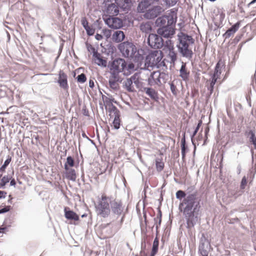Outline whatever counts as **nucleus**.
<instances>
[{
  "label": "nucleus",
  "instance_id": "f257e3e1",
  "mask_svg": "<svg viewBox=\"0 0 256 256\" xmlns=\"http://www.w3.org/2000/svg\"><path fill=\"white\" fill-rule=\"evenodd\" d=\"M176 198L182 200L179 204V210L183 213L186 222V228L189 234L191 229L198 222L200 218V199L197 192H187L178 190L176 194Z\"/></svg>",
  "mask_w": 256,
  "mask_h": 256
},
{
  "label": "nucleus",
  "instance_id": "f03ea898",
  "mask_svg": "<svg viewBox=\"0 0 256 256\" xmlns=\"http://www.w3.org/2000/svg\"><path fill=\"white\" fill-rule=\"evenodd\" d=\"M118 48L124 57L132 59L138 65H142L144 62L146 50L142 48L138 49L133 42H122L118 44Z\"/></svg>",
  "mask_w": 256,
  "mask_h": 256
},
{
  "label": "nucleus",
  "instance_id": "7ed1b4c3",
  "mask_svg": "<svg viewBox=\"0 0 256 256\" xmlns=\"http://www.w3.org/2000/svg\"><path fill=\"white\" fill-rule=\"evenodd\" d=\"M178 37L179 44L177 45V47L179 52L182 57L190 60L192 58L194 53L189 48V45L194 44V40L191 36L182 32L178 34Z\"/></svg>",
  "mask_w": 256,
  "mask_h": 256
},
{
  "label": "nucleus",
  "instance_id": "20e7f679",
  "mask_svg": "<svg viewBox=\"0 0 256 256\" xmlns=\"http://www.w3.org/2000/svg\"><path fill=\"white\" fill-rule=\"evenodd\" d=\"M160 0L153 2L150 4L146 9L140 10L138 4V5L137 10L140 13H144V18L148 20H154L158 16H160L164 12L163 8L160 5H154L156 4L159 2Z\"/></svg>",
  "mask_w": 256,
  "mask_h": 256
},
{
  "label": "nucleus",
  "instance_id": "39448f33",
  "mask_svg": "<svg viewBox=\"0 0 256 256\" xmlns=\"http://www.w3.org/2000/svg\"><path fill=\"white\" fill-rule=\"evenodd\" d=\"M177 12L176 8L170 10V12L166 15L159 16L155 21V25L158 28L166 27L170 25L176 24L177 21Z\"/></svg>",
  "mask_w": 256,
  "mask_h": 256
},
{
  "label": "nucleus",
  "instance_id": "423d86ee",
  "mask_svg": "<svg viewBox=\"0 0 256 256\" xmlns=\"http://www.w3.org/2000/svg\"><path fill=\"white\" fill-rule=\"evenodd\" d=\"M110 212L117 218L120 217V220L122 224L124 220L126 212H124V206L122 201L118 198H114L110 200Z\"/></svg>",
  "mask_w": 256,
  "mask_h": 256
},
{
  "label": "nucleus",
  "instance_id": "0eeeda50",
  "mask_svg": "<svg viewBox=\"0 0 256 256\" xmlns=\"http://www.w3.org/2000/svg\"><path fill=\"white\" fill-rule=\"evenodd\" d=\"M162 57V53L160 50H150L148 54L146 51L144 62L148 66H152L157 65L161 61Z\"/></svg>",
  "mask_w": 256,
  "mask_h": 256
},
{
  "label": "nucleus",
  "instance_id": "6e6552de",
  "mask_svg": "<svg viewBox=\"0 0 256 256\" xmlns=\"http://www.w3.org/2000/svg\"><path fill=\"white\" fill-rule=\"evenodd\" d=\"M127 63L124 60L118 58H116L112 62H109L108 66L112 72H122L126 68Z\"/></svg>",
  "mask_w": 256,
  "mask_h": 256
},
{
  "label": "nucleus",
  "instance_id": "1a4fd4ad",
  "mask_svg": "<svg viewBox=\"0 0 256 256\" xmlns=\"http://www.w3.org/2000/svg\"><path fill=\"white\" fill-rule=\"evenodd\" d=\"M147 43L152 48L159 49L164 46L162 37L156 34H150L147 38Z\"/></svg>",
  "mask_w": 256,
  "mask_h": 256
},
{
  "label": "nucleus",
  "instance_id": "9d476101",
  "mask_svg": "<svg viewBox=\"0 0 256 256\" xmlns=\"http://www.w3.org/2000/svg\"><path fill=\"white\" fill-rule=\"evenodd\" d=\"M103 20L106 24L114 30L120 29L124 26L122 20L115 16H108L107 18L103 16Z\"/></svg>",
  "mask_w": 256,
  "mask_h": 256
},
{
  "label": "nucleus",
  "instance_id": "9b49d317",
  "mask_svg": "<svg viewBox=\"0 0 256 256\" xmlns=\"http://www.w3.org/2000/svg\"><path fill=\"white\" fill-rule=\"evenodd\" d=\"M95 211L98 216L107 218L110 214V204H95Z\"/></svg>",
  "mask_w": 256,
  "mask_h": 256
},
{
  "label": "nucleus",
  "instance_id": "f8f14e48",
  "mask_svg": "<svg viewBox=\"0 0 256 256\" xmlns=\"http://www.w3.org/2000/svg\"><path fill=\"white\" fill-rule=\"evenodd\" d=\"M211 249L210 241L206 238L204 233L202 234L198 246V253L200 254L208 255Z\"/></svg>",
  "mask_w": 256,
  "mask_h": 256
},
{
  "label": "nucleus",
  "instance_id": "ddd939ff",
  "mask_svg": "<svg viewBox=\"0 0 256 256\" xmlns=\"http://www.w3.org/2000/svg\"><path fill=\"white\" fill-rule=\"evenodd\" d=\"M176 24L170 25L166 27L158 28L157 34L164 38H170L175 34Z\"/></svg>",
  "mask_w": 256,
  "mask_h": 256
},
{
  "label": "nucleus",
  "instance_id": "4468645a",
  "mask_svg": "<svg viewBox=\"0 0 256 256\" xmlns=\"http://www.w3.org/2000/svg\"><path fill=\"white\" fill-rule=\"evenodd\" d=\"M106 6L105 12L108 16L104 17L107 18L108 16H116L119 14L120 8L116 4V2L110 4H106Z\"/></svg>",
  "mask_w": 256,
  "mask_h": 256
},
{
  "label": "nucleus",
  "instance_id": "2eb2a0df",
  "mask_svg": "<svg viewBox=\"0 0 256 256\" xmlns=\"http://www.w3.org/2000/svg\"><path fill=\"white\" fill-rule=\"evenodd\" d=\"M114 1L123 12L129 11L134 2V0H114Z\"/></svg>",
  "mask_w": 256,
  "mask_h": 256
},
{
  "label": "nucleus",
  "instance_id": "dca6fc26",
  "mask_svg": "<svg viewBox=\"0 0 256 256\" xmlns=\"http://www.w3.org/2000/svg\"><path fill=\"white\" fill-rule=\"evenodd\" d=\"M244 135L248 139L250 143L253 145L254 148L256 150V130L254 128L246 130Z\"/></svg>",
  "mask_w": 256,
  "mask_h": 256
},
{
  "label": "nucleus",
  "instance_id": "f3484780",
  "mask_svg": "<svg viewBox=\"0 0 256 256\" xmlns=\"http://www.w3.org/2000/svg\"><path fill=\"white\" fill-rule=\"evenodd\" d=\"M58 82L62 88L64 90L68 88V76L62 70L60 71Z\"/></svg>",
  "mask_w": 256,
  "mask_h": 256
},
{
  "label": "nucleus",
  "instance_id": "a211bd4d",
  "mask_svg": "<svg viewBox=\"0 0 256 256\" xmlns=\"http://www.w3.org/2000/svg\"><path fill=\"white\" fill-rule=\"evenodd\" d=\"M64 216L65 218L70 220L78 221L79 220L78 215L71 210L68 207H65L64 208Z\"/></svg>",
  "mask_w": 256,
  "mask_h": 256
},
{
  "label": "nucleus",
  "instance_id": "6ab92c4d",
  "mask_svg": "<svg viewBox=\"0 0 256 256\" xmlns=\"http://www.w3.org/2000/svg\"><path fill=\"white\" fill-rule=\"evenodd\" d=\"M240 21H238L234 25H232L230 28L224 34H223L222 36L225 38H230L232 35H233L239 28L240 26Z\"/></svg>",
  "mask_w": 256,
  "mask_h": 256
},
{
  "label": "nucleus",
  "instance_id": "aec40b11",
  "mask_svg": "<svg viewBox=\"0 0 256 256\" xmlns=\"http://www.w3.org/2000/svg\"><path fill=\"white\" fill-rule=\"evenodd\" d=\"M142 91L145 92L154 101L158 102V93L154 89L152 88L146 87L144 88V90Z\"/></svg>",
  "mask_w": 256,
  "mask_h": 256
},
{
  "label": "nucleus",
  "instance_id": "412c9836",
  "mask_svg": "<svg viewBox=\"0 0 256 256\" xmlns=\"http://www.w3.org/2000/svg\"><path fill=\"white\" fill-rule=\"evenodd\" d=\"M180 147L182 150V156L183 161L185 160L186 154L188 149L186 144L185 132L184 133L180 142Z\"/></svg>",
  "mask_w": 256,
  "mask_h": 256
},
{
  "label": "nucleus",
  "instance_id": "4be33fe9",
  "mask_svg": "<svg viewBox=\"0 0 256 256\" xmlns=\"http://www.w3.org/2000/svg\"><path fill=\"white\" fill-rule=\"evenodd\" d=\"M244 192V190H242L238 187H236L234 189L228 188V194L230 196L236 199L241 196Z\"/></svg>",
  "mask_w": 256,
  "mask_h": 256
},
{
  "label": "nucleus",
  "instance_id": "5701e85b",
  "mask_svg": "<svg viewBox=\"0 0 256 256\" xmlns=\"http://www.w3.org/2000/svg\"><path fill=\"white\" fill-rule=\"evenodd\" d=\"M124 38L125 35L122 31L117 30L112 35L113 40L116 42L122 41Z\"/></svg>",
  "mask_w": 256,
  "mask_h": 256
},
{
  "label": "nucleus",
  "instance_id": "b1692460",
  "mask_svg": "<svg viewBox=\"0 0 256 256\" xmlns=\"http://www.w3.org/2000/svg\"><path fill=\"white\" fill-rule=\"evenodd\" d=\"M180 76L184 80H186L188 79L190 72L186 70V64L182 62L181 68L180 70Z\"/></svg>",
  "mask_w": 256,
  "mask_h": 256
},
{
  "label": "nucleus",
  "instance_id": "393cba45",
  "mask_svg": "<svg viewBox=\"0 0 256 256\" xmlns=\"http://www.w3.org/2000/svg\"><path fill=\"white\" fill-rule=\"evenodd\" d=\"M66 170V178L69 180L74 182L76 178L75 170L72 168H68V170Z\"/></svg>",
  "mask_w": 256,
  "mask_h": 256
},
{
  "label": "nucleus",
  "instance_id": "a878e982",
  "mask_svg": "<svg viewBox=\"0 0 256 256\" xmlns=\"http://www.w3.org/2000/svg\"><path fill=\"white\" fill-rule=\"evenodd\" d=\"M225 14L222 12L216 16V18H214V25L217 28H220L222 26V23L224 18Z\"/></svg>",
  "mask_w": 256,
  "mask_h": 256
},
{
  "label": "nucleus",
  "instance_id": "bb28decb",
  "mask_svg": "<svg viewBox=\"0 0 256 256\" xmlns=\"http://www.w3.org/2000/svg\"><path fill=\"white\" fill-rule=\"evenodd\" d=\"M159 245V240L157 236H156L154 240L152 251L150 256H155L158 251Z\"/></svg>",
  "mask_w": 256,
  "mask_h": 256
},
{
  "label": "nucleus",
  "instance_id": "cd10ccee",
  "mask_svg": "<svg viewBox=\"0 0 256 256\" xmlns=\"http://www.w3.org/2000/svg\"><path fill=\"white\" fill-rule=\"evenodd\" d=\"M122 84L124 87L128 92H134V89L132 86V83L131 81V80L128 78L125 81L123 82Z\"/></svg>",
  "mask_w": 256,
  "mask_h": 256
},
{
  "label": "nucleus",
  "instance_id": "c85d7f7f",
  "mask_svg": "<svg viewBox=\"0 0 256 256\" xmlns=\"http://www.w3.org/2000/svg\"><path fill=\"white\" fill-rule=\"evenodd\" d=\"M75 162L74 158L71 156H68L66 158V160L64 164V168L65 170H68V168L74 166Z\"/></svg>",
  "mask_w": 256,
  "mask_h": 256
},
{
  "label": "nucleus",
  "instance_id": "c756f323",
  "mask_svg": "<svg viewBox=\"0 0 256 256\" xmlns=\"http://www.w3.org/2000/svg\"><path fill=\"white\" fill-rule=\"evenodd\" d=\"M168 48L169 52L168 54V56L170 58V62L174 63L176 60V54L174 52L172 46L171 48L170 46H168Z\"/></svg>",
  "mask_w": 256,
  "mask_h": 256
},
{
  "label": "nucleus",
  "instance_id": "7c9ffc66",
  "mask_svg": "<svg viewBox=\"0 0 256 256\" xmlns=\"http://www.w3.org/2000/svg\"><path fill=\"white\" fill-rule=\"evenodd\" d=\"M114 198L112 196H108L106 194H102L100 199L98 202V204H110V200H112Z\"/></svg>",
  "mask_w": 256,
  "mask_h": 256
},
{
  "label": "nucleus",
  "instance_id": "2f4dec72",
  "mask_svg": "<svg viewBox=\"0 0 256 256\" xmlns=\"http://www.w3.org/2000/svg\"><path fill=\"white\" fill-rule=\"evenodd\" d=\"M12 178V175L8 174L6 176H4L0 180V188H4L6 184L8 183Z\"/></svg>",
  "mask_w": 256,
  "mask_h": 256
},
{
  "label": "nucleus",
  "instance_id": "473e14b6",
  "mask_svg": "<svg viewBox=\"0 0 256 256\" xmlns=\"http://www.w3.org/2000/svg\"><path fill=\"white\" fill-rule=\"evenodd\" d=\"M116 82H122V80H109L108 84L110 88L114 90H117L119 88L118 84H116Z\"/></svg>",
  "mask_w": 256,
  "mask_h": 256
},
{
  "label": "nucleus",
  "instance_id": "72a5a7b5",
  "mask_svg": "<svg viewBox=\"0 0 256 256\" xmlns=\"http://www.w3.org/2000/svg\"><path fill=\"white\" fill-rule=\"evenodd\" d=\"M156 170L159 172H161L164 169V163L162 162L161 158H156Z\"/></svg>",
  "mask_w": 256,
  "mask_h": 256
},
{
  "label": "nucleus",
  "instance_id": "f704fd0d",
  "mask_svg": "<svg viewBox=\"0 0 256 256\" xmlns=\"http://www.w3.org/2000/svg\"><path fill=\"white\" fill-rule=\"evenodd\" d=\"M12 160V157L8 156L6 160L4 161V164L0 168V172H5L6 167L10 164Z\"/></svg>",
  "mask_w": 256,
  "mask_h": 256
},
{
  "label": "nucleus",
  "instance_id": "c9c22d12",
  "mask_svg": "<svg viewBox=\"0 0 256 256\" xmlns=\"http://www.w3.org/2000/svg\"><path fill=\"white\" fill-rule=\"evenodd\" d=\"M148 249L146 248V240L142 242L141 250L140 252V256H147Z\"/></svg>",
  "mask_w": 256,
  "mask_h": 256
},
{
  "label": "nucleus",
  "instance_id": "e433bc0d",
  "mask_svg": "<svg viewBox=\"0 0 256 256\" xmlns=\"http://www.w3.org/2000/svg\"><path fill=\"white\" fill-rule=\"evenodd\" d=\"M140 30L146 33H148L152 30L151 26L148 24H141L140 26Z\"/></svg>",
  "mask_w": 256,
  "mask_h": 256
},
{
  "label": "nucleus",
  "instance_id": "4c0bfd02",
  "mask_svg": "<svg viewBox=\"0 0 256 256\" xmlns=\"http://www.w3.org/2000/svg\"><path fill=\"white\" fill-rule=\"evenodd\" d=\"M168 74H165L164 72H162L160 73L158 78H156V80L158 82L162 84V82H161L160 80H162V82L165 83L166 82V80L168 79Z\"/></svg>",
  "mask_w": 256,
  "mask_h": 256
},
{
  "label": "nucleus",
  "instance_id": "58836bf2",
  "mask_svg": "<svg viewBox=\"0 0 256 256\" xmlns=\"http://www.w3.org/2000/svg\"><path fill=\"white\" fill-rule=\"evenodd\" d=\"M202 124V121L200 120L197 124V126L195 128L194 131L193 132L192 134L190 135V138L192 142V144L194 146V144L193 142V138L194 137V136L196 134L198 130L200 129V127L201 125Z\"/></svg>",
  "mask_w": 256,
  "mask_h": 256
},
{
  "label": "nucleus",
  "instance_id": "ea45409f",
  "mask_svg": "<svg viewBox=\"0 0 256 256\" xmlns=\"http://www.w3.org/2000/svg\"><path fill=\"white\" fill-rule=\"evenodd\" d=\"M76 80H77L78 82H80L82 84L84 83L86 80V76L84 74L82 73L78 76L76 78Z\"/></svg>",
  "mask_w": 256,
  "mask_h": 256
},
{
  "label": "nucleus",
  "instance_id": "a19ab883",
  "mask_svg": "<svg viewBox=\"0 0 256 256\" xmlns=\"http://www.w3.org/2000/svg\"><path fill=\"white\" fill-rule=\"evenodd\" d=\"M248 181H247V178L246 176H244L241 180L240 184V189L242 190H244L247 184Z\"/></svg>",
  "mask_w": 256,
  "mask_h": 256
},
{
  "label": "nucleus",
  "instance_id": "79ce46f5",
  "mask_svg": "<svg viewBox=\"0 0 256 256\" xmlns=\"http://www.w3.org/2000/svg\"><path fill=\"white\" fill-rule=\"evenodd\" d=\"M112 126L114 130H118L120 128L121 125V120H114L112 121Z\"/></svg>",
  "mask_w": 256,
  "mask_h": 256
},
{
  "label": "nucleus",
  "instance_id": "37998d69",
  "mask_svg": "<svg viewBox=\"0 0 256 256\" xmlns=\"http://www.w3.org/2000/svg\"><path fill=\"white\" fill-rule=\"evenodd\" d=\"M90 49L92 51V56L94 58H96V60H98V59L101 58L100 54L98 52V51L96 50L94 48L90 46Z\"/></svg>",
  "mask_w": 256,
  "mask_h": 256
},
{
  "label": "nucleus",
  "instance_id": "c03bdc74",
  "mask_svg": "<svg viewBox=\"0 0 256 256\" xmlns=\"http://www.w3.org/2000/svg\"><path fill=\"white\" fill-rule=\"evenodd\" d=\"M98 62H96V64L101 66L106 67L107 62L106 60L103 59L102 57L97 60Z\"/></svg>",
  "mask_w": 256,
  "mask_h": 256
},
{
  "label": "nucleus",
  "instance_id": "a18cd8bd",
  "mask_svg": "<svg viewBox=\"0 0 256 256\" xmlns=\"http://www.w3.org/2000/svg\"><path fill=\"white\" fill-rule=\"evenodd\" d=\"M220 74H221V72H220V68L219 64L218 63V64H216L215 66L214 72L212 75H214V76L218 77L219 76Z\"/></svg>",
  "mask_w": 256,
  "mask_h": 256
},
{
  "label": "nucleus",
  "instance_id": "49530a36",
  "mask_svg": "<svg viewBox=\"0 0 256 256\" xmlns=\"http://www.w3.org/2000/svg\"><path fill=\"white\" fill-rule=\"evenodd\" d=\"M166 6L168 7L173 6L177 2V0H164Z\"/></svg>",
  "mask_w": 256,
  "mask_h": 256
},
{
  "label": "nucleus",
  "instance_id": "de8ad7c7",
  "mask_svg": "<svg viewBox=\"0 0 256 256\" xmlns=\"http://www.w3.org/2000/svg\"><path fill=\"white\" fill-rule=\"evenodd\" d=\"M110 108L108 110L110 114H114L116 112H120V110L112 104H110Z\"/></svg>",
  "mask_w": 256,
  "mask_h": 256
},
{
  "label": "nucleus",
  "instance_id": "09e8293b",
  "mask_svg": "<svg viewBox=\"0 0 256 256\" xmlns=\"http://www.w3.org/2000/svg\"><path fill=\"white\" fill-rule=\"evenodd\" d=\"M170 90H171L172 94L174 96H176L177 95V90H176V86L174 84L173 82L170 83Z\"/></svg>",
  "mask_w": 256,
  "mask_h": 256
},
{
  "label": "nucleus",
  "instance_id": "8fccbe9b",
  "mask_svg": "<svg viewBox=\"0 0 256 256\" xmlns=\"http://www.w3.org/2000/svg\"><path fill=\"white\" fill-rule=\"evenodd\" d=\"M81 23L84 30L89 27L88 22L86 18L84 17L82 18Z\"/></svg>",
  "mask_w": 256,
  "mask_h": 256
},
{
  "label": "nucleus",
  "instance_id": "3c124183",
  "mask_svg": "<svg viewBox=\"0 0 256 256\" xmlns=\"http://www.w3.org/2000/svg\"><path fill=\"white\" fill-rule=\"evenodd\" d=\"M11 209V206H4V208H0V214H4L10 210Z\"/></svg>",
  "mask_w": 256,
  "mask_h": 256
},
{
  "label": "nucleus",
  "instance_id": "603ef678",
  "mask_svg": "<svg viewBox=\"0 0 256 256\" xmlns=\"http://www.w3.org/2000/svg\"><path fill=\"white\" fill-rule=\"evenodd\" d=\"M85 30L88 36H92L94 35V32H95V30L94 28H90V26Z\"/></svg>",
  "mask_w": 256,
  "mask_h": 256
},
{
  "label": "nucleus",
  "instance_id": "864d4df0",
  "mask_svg": "<svg viewBox=\"0 0 256 256\" xmlns=\"http://www.w3.org/2000/svg\"><path fill=\"white\" fill-rule=\"evenodd\" d=\"M110 118L114 117V120H120V112H116L114 114H109Z\"/></svg>",
  "mask_w": 256,
  "mask_h": 256
},
{
  "label": "nucleus",
  "instance_id": "5fc2aeb1",
  "mask_svg": "<svg viewBox=\"0 0 256 256\" xmlns=\"http://www.w3.org/2000/svg\"><path fill=\"white\" fill-rule=\"evenodd\" d=\"M157 209H158V214L157 217L154 218V221L158 220H159V219L160 220H162V211L160 210V206Z\"/></svg>",
  "mask_w": 256,
  "mask_h": 256
},
{
  "label": "nucleus",
  "instance_id": "6e6d98bb",
  "mask_svg": "<svg viewBox=\"0 0 256 256\" xmlns=\"http://www.w3.org/2000/svg\"><path fill=\"white\" fill-rule=\"evenodd\" d=\"M120 72H111V76L113 78L114 80H121L120 78L118 77V74Z\"/></svg>",
  "mask_w": 256,
  "mask_h": 256
},
{
  "label": "nucleus",
  "instance_id": "4d7b16f0",
  "mask_svg": "<svg viewBox=\"0 0 256 256\" xmlns=\"http://www.w3.org/2000/svg\"><path fill=\"white\" fill-rule=\"evenodd\" d=\"M128 78L131 80V81H132V83L133 84L134 81H136L138 79V74L136 73L134 74H133L132 76Z\"/></svg>",
  "mask_w": 256,
  "mask_h": 256
},
{
  "label": "nucleus",
  "instance_id": "13d9d810",
  "mask_svg": "<svg viewBox=\"0 0 256 256\" xmlns=\"http://www.w3.org/2000/svg\"><path fill=\"white\" fill-rule=\"evenodd\" d=\"M218 77L214 76V75H212L211 76V80L210 84L214 85L216 82L217 80Z\"/></svg>",
  "mask_w": 256,
  "mask_h": 256
},
{
  "label": "nucleus",
  "instance_id": "bf43d9fd",
  "mask_svg": "<svg viewBox=\"0 0 256 256\" xmlns=\"http://www.w3.org/2000/svg\"><path fill=\"white\" fill-rule=\"evenodd\" d=\"M105 102L106 103H110L111 104H112V102L116 103V102L114 100V99L112 98H109L108 97H106V101Z\"/></svg>",
  "mask_w": 256,
  "mask_h": 256
},
{
  "label": "nucleus",
  "instance_id": "052dcab7",
  "mask_svg": "<svg viewBox=\"0 0 256 256\" xmlns=\"http://www.w3.org/2000/svg\"><path fill=\"white\" fill-rule=\"evenodd\" d=\"M102 32L108 38L110 36V31L108 30H103Z\"/></svg>",
  "mask_w": 256,
  "mask_h": 256
},
{
  "label": "nucleus",
  "instance_id": "680f3d73",
  "mask_svg": "<svg viewBox=\"0 0 256 256\" xmlns=\"http://www.w3.org/2000/svg\"><path fill=\"white\" fill-rule=\"evenodd\" d=\"M214 85L210 84V86L208 87V91L210 92V94H212L214 92Z\"/></svg>",
  "mask_w": 256,
  "mask_h": 256
},
{
  "label": "nucleus",
  "instance_id": "e2e57ef3",
  "mask_svg": "<svg viewBox=\"0 0 256 256\" xmlns=\"http://www.w3.org/2000/svg\"><path fill=\"white\" fill-rule=\"evenodd\" d=\"M158 220H158L154 221L156 230H158V228L159 226H160L161 222H162V220L159 219Z\"/></svg>",
  "mask_w": 256,
  "mask_h": 256
},
{
  "label": "nucleus",
  "instance_id": "0e129e2a",
  "mask_svg": "<svg viewBox=\"0 0 256 256\" xmlns=\"http://www.w3.org/2000/svg\"><path fill=\"white\" fill-rule=\"evenodd\" d=\"M6 194V192L5 191L0 190V199L2 198H5Z\"/></svg>",
  "mask_w": 256,
  "mask_h": 256
},
{
  "label": "nucleus",
  "instance_id": "69168bd1",
  "mask_svg": "<svg viewBox=\"0 0 256 256\" xmlns=\"http://www.w3.org/2000/svg\"><path fill=\"white\" fill-rule=\"evenodd\" d=\"M102 36L101 34H96L95 36V38L98 40H100L102 38Z\"/></svg>",
  "mask_w": 256,
  "mask_h": 256
},
{
  "label": "nucleus",
  "instance_id": "338daca9",
  "mask_svg": "<svg viewBox=\"0 0 256 256\" xmlns=\"http://www.w3.org/2000/svg\"><path fill=\"white\" fill-rule=\"evenodd\" d=\"M10 186H15L16 185V182L14 178H11L10 180Z\"/></svg>",
  "mask_w": 256,
  "mask_h": 256
},
{
  "label": "nucleus",
  "instance_id": "774afa93",
  "mask_svg": "<svg viewBox=\"0 0 256 256\" xmlns=\"http://www.w3.org/2000/svg\"><path fill=\"white\" fill-rule=\"evenodd\" d=\"M6 230V226H0V234H4Z\"/></svg>",
  "mask_w": 256,
  "mask_h": 256
}]
</instances>
